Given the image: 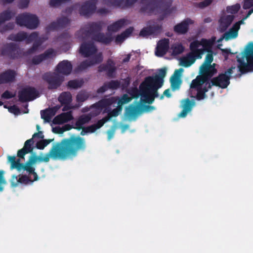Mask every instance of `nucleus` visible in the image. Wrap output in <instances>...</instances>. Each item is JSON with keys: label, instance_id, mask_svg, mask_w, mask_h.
Segmentation results:
<instances>
[{"label": "nucleus", "instance_id": "338daca9", "mask_svg": "<svg viewBox=\"0 0 253 253\" xmlns=\"http://www.w3.org/2000/svg\"><path fill=\"white\" fill-rule=\"evenodd\" d=\"M15 95V94H12L9 91L6 90L1 94V97L2 98L8 99L14 97Z\"/></svg>", "mask_w": 253, "mask_h": 253}, {"label": "nucleus", "instance_id": "09e8293b", "mask_svg": "<svg viewBox=\"0 0 253 253\" xmlns=\"http://www.w3.org/2000/svg\"><path fill=\"white\" fill-rule=\"evenodd\" d=\"M238 35L237 30L231 29L229 32H226L224 34V38L226 40H228L231 38H235Z\"/></svg>", "mask_w": 253, "mask_h": 253}, {"label": "nucleus", "instance_id": "e433bc0d", "mask_svg": "<svg viewBox=\"0 0 253 253\" xmlns=\"http://www.w3.org/2000/svg\"><path fill=\"white\" fill-rule=\"evenodd\" d=\"M27 38V33L24 32H20L16 34H10L8 39L12 41L21 42L25 40Z\"/></svg>", "mask_w": 253, "mask_h": 253}, {"label": "nucleus", "instance_id": "9d476101", "mask_svg": "<svg viewBox=\"0 0 253 253\" xmlns=\"http://www.w3.org/2000/svg\"><path fill=\"white\" fill-rule=\"evenodd\" d=\"M98 0H88L84 2L80 7L79 12L81 16L88 18L96 10Z\"/></svg>", "mask_w": 253, "mask_h": 253}, {"label": "nucleus", "instance_id": "3c124183", "mask_svg": "<svg viewBox=\"0 0 253 253\" xmlns=\"http://www.w3.org/2000/svg\"><path fill=\"white\" fill-rule=\"evenodd\" d=\"M108 89H116L119 87L120 83L118 80H111L106 83Z\"/></svg>", "mask_w": 253, "mask_h": 253}, {"label": "nucleus", "instance_id": "2f4dec72", "mask_svg": "<svg viewBox=\"0 0 253 253\" xmlns=\"http://www.w3.org/2000/svg\"><path fill=\"white\" fill-rule=\"evenodd\" d=\"M91 117L90 114L81 115L76 122V128L80 130L83 128L84 125L88 123L91 120Z\"/></svg>", "mask_w": 253, "mask_h": 253}, {"label": "nucleus", "instance_id": "0eeeda50", "mask_svg": "<svg viewBox=\"0 0 253 253\" xmlns=\"http://www.w3.org/2000/svg\"><path fill=\"white\" fill-rule=\"evenodd\" d=\"M0 55L10 59H15L22 57L24 54L16 44L11 42L6 44L1 49Z\"/></svg>", "mask_w": 253, "mask_h": 253}, {"label": "nucleus", "instance_id": "cd10ccee", "mask_svg": "<svg viewBox=\"0 0 253 253\" xmlns=\"http://www.w3.org/2000/svg\"><path fill=\"white\" fill-rule=\"evenodd\" d=\"M93 41L102 43L104 44H109L113 40L111 36H106L103 33H98L91 37Z\"/></svg>", "mask_w": 253, "mask_h": 253}, {"label": "nucleus", "instance_id": "bf43d9fd", "mask_svg": "<svg viewBox=\"0 0 253 253\" xmlns=\"http://www.w3.org/2000/svg\"><path fill=\"white\" fill-rule=\"evenodd\" d=\"M101 127V126L99 125V123L97 122L96 124H93L89 126L86 127V128L88 131L89 133H93L96 130Z\"/></svg>", "mask_w": 253, "mask_h": 253}, {"label": "nucleus", "instance_id": "6e6d98bb", "mask_svg": "<svg viewBox=\"0 0 253 253\" xmlns=\"http://www.w3.org/2000/svg\"><path fill=\"white\" fill-rule=\"evenodd\" d=\"M240 7L241 6L240 4L237 3L231 6L227 7V10L228 12L231 13V14H235L238 12L240 9Z\"/></svg>", "mask_w": 253, "mask_h": 253}, {"label": "nucleus", "instance_id": "4468645a", "mask_svg": "<svg viewBox=\"0 0 253 253\" xmlns=\"http://www.w3.org/2000/svg\"><path fill=\"white\" fill-rule=\"evenodd\" d=\"M37 180H35V176H34V179H32L29 176L26 174L19 175V176L13 175L11 177L10 183L12 187H15L19 184L27 185Z\"/></svg>", "mask_w": 253, "mask_h": 253}, {"label": "nucleus", "instance_id": "2eb2a0df", "mask_svg": "<svg viewBox=\"0 0 253 253\" xmlns=\"http://www.w3.org/2000/svg\"><path fill=\"white\" fill-rule=\"evenodd\" d=\"M167 68H163L159 70V75L154 77L148 76L145 79L146 82H148L149 84L155 83L159 85L158 87H161L164 83V78L166 76Z\"/></svg>", "mask_w": 253, "mask_h": 253}, {"label": "nucleus", "instance_id": "f704fd0d", "mask_svg": "<svg viewBox=\"0 0 253 253\" xmlns=\"http://www.w3.org/2000/svg\"><path fill=\"white\" fill-rule=\"evenodd\" d=\"M58 101L61 104H70L72 101V96L70 92H62L58 97Z\"/></svg>", "mask_w": 253, "mask_h": 253}, {"label": "nucleus", "instance_id": "bb28decb", "mask_svg": "<svg viewBox=\"0 0 253 253\" xmlns=\"http://www.w3.org/2000/svg\"><path fill=\"white\" fill-rule=\"evenodd\" d=\"M210 82H208L204 78L201 77L200 75H198L196 78L192 80L190 84V90L191 91L195 90L199 88L203 87V85H204Z\"/></svg>", "mask_w": 253, "mask_h": 253}, {"label": "nucleus", "instance_id": "f03ea898", "mask_svg": "<svg viewBox=\"0 0 253 253\" xmlns=\"http://www.w3.org/2000/svg\"><path fill=\"white\" fill-rule=\"evenodd\" d=\"M239 71L242 74L253 71V43H251L246 49L242 58H238Z\"/></svg>", "mask_w": 253, "mask_h": 253}, {"label": "nucleus", "instance_id": "58836bf2", "mask_svg": "<svg viewBox=\"0 0 253 253\" xmlns=\"http://www.w3.org/2000/svg\"><path fill=\"white\" fill-rule=\"evenodd\" d=\"M104 3L109 6H116L122 8H125V0H103Z\"/></svg>", "mask_w": 253, "mask_h": 253}, {"label": "nucleus", "instance_id": "6e6552de", "mask_svg": "<svg viewBox=\"0 0 253 253\" xmlns=\"http://www.w3.org/2000/svg\"><path fill=\"white\" fill-rule=\"evenodd\" d=\"M142 4L139 12L148 16L156 15L159 13L158 0H141Z\"/></svg>", "mask_w": 253, "mask_h": 253}, {"label": "nucleus", "instance_id": "052dcab7", "mask_svg": "<svg viewBox=\"0 0 253 253\" xmlns=\"http://www.w3.org/2000/svg\"><path fill=\"white\" fill-rule=\"evenodd\" d=\"M43 60L42 56V54H41L34 56L32 59V62L34 65H38Z\"/></svg>", "mask_w": 253, "mask_h": 253}, {"label": "nucleus", "instance_id": "774afa93", "mask_svg": "<svg viewBox=\"0 0 253 253\" xmlns=\"http://www.w3.org/2000/svg\"><path fill=\"white\" fill-rule=\"evenodd\" d=\"M212 1V0H204L198 3V7L201 8H204L210 5Z\"/></svg>", "mask_w": 253, "mask_h": 253}, {"label": "nucleus", "instance_id": "ddd939ff", "mask_svg": "<svg viewBox=\"0 0 253 253\" xmlns=\"http://www.w3.org/2000/svg\"><path fill=\"white\" fill-rule=\"evenodd\" d=\"M98 68L99 72H106V75L109 78L114 77L117 69L115 62L111 59H108L106 63L100 65Z\"/></svg>", "mask_w": 253, "mask_h": 253}, {"label": "nucleus", "instance_id": "7ed1b4c3", "mask_svg": "<svg viewBox=\"0 0 253 253\" xmlns=\"http://www.w3.org/2000/svg\"><path fill=\"white\" fill-rule=\"evenodd\" d=\"M213 60V55L211 53H208L206 56L205 61L200 68L199 75L208 82H210L211 78L217 73L215 68L216 64H211Z\"/></svg>", "mask_w": 253, "mask_h": 253}, {"label": "nucleus", "instance_id": "680f3d73", "mask_svg": "<svg viewBox=\"0 0 253 253\" xmlns=\"http://www.w3.org/2000/svg\"><path fill=\"white\" fill-rule=\"evenodd\" d=\"M41 114L42 118L44 119L46 121L48 122L51 118L48 109L45 110H42L41 112Z\"/></svg>", "mask_w": 253, "mask_h": 253}, {"label": "nucleus", "instance_id": "a18cd8bd", "mask_svg": "<svg viewBox=\"0 0 253 253\" xmlns=\"http://www.w3.org/2000/svg\"><path fill=\"white\" fill-rule=\"evenodd\" d=\"M43 60H45L46 59L53 58L56 55V52L55 50L52 48H50L46 50L42 54Z\"/></svg>", "mask_w": 253, "mask_h": 253}, {"label": "nucleus", "instance_id": "393cba45", "mask_svg": "<svg viewBox=\"0 0 253 253\" xmlns=\"http://www.w3.org/2000/svg\"><path fill=\"white\" fill-rule=\"evenodd\" d=\"M141 100L145 103L152 104L154 101V99L150 93V91L147 90L146 86L143 84V83L140 85Z\"/></svg>", "mask_w": 253, "mask_h": 253}, {"label": "nucleus", "instance_id": "412c9836", "mask_svg": "<svg viewBox=\"0 0 253 253\" xmlns=\"http://www.w3.org/2000/svg\"><path fill=\"white\" fill-rule=\"evenodd\" d=\"M195 105L194 101H191L189 98L183 99L181 101V108L182 109L178 116L180 118H185L190 112Z\"/></svg>", "mask_w": 253, "mask_h": 253}, {"label": "nucleus", "instance_id": "f257e3e1", "mask_svg": "<svg viewBox=\"0 0 253 253\" xmlns=\"http://www.w3.org/2000/svg\"><path fill=\"white\" fill-rule=\"evenodd\" d=\"M86 149V142L84 138L73 135L64 138L60 143L52 147L49 152L42 157L35 154L32 155L25 163L20 162L21 158H16L15 156H8L7 160L10 164V169H16L18 171H26L29 174L33 175L35 180H38L39 176L35 172L33 165L38 161L48 162L50 158L52 159H66L77 156L79 152L84 151Z\"/></svg>", "mask_w": 253, "mask_h": 253}, {"label": "nucleus", "instance_id": "72a5a7b5", "mask_svg": "<svg viewBox=\"0 0 253 253\" xmlns=\"http://www.w3.org/2000/svg\"><path fill=\"white\" fill-rule=\"evenodd\" d=\"M143 84H144L146 86V88H147V90L150 91V93L152 95V96L154 99L158 97L159 94L157 92V90L160 88L158 87L159 85L155 83L149 84L148 82H146L145 80L143 82Z\"/></svg>", "mask_w": 253, "mask_h": 253}, {"label": "nucleus", "instance_id": "473e14b6", "mask_svg": "<svg viewBox=\"0 0 253 253\" xmlns=\"http://www.w3.org/2000/svg\"><path fill=\"white\" fill-rule=\"evenodd\" d=\"M143 84H144L146 86V88H147V90L150 91V93L152 95V96L154 99L158 97L159 94L157 92V90L160 88L158 87L159 85L155 83L149 84L148 82H146L145 80L143 82Z\"/></svg>", "mask_w": 253, "mask_h": 253}, {"label": "nucleus", "instance_id": "8fccbe9b", "mask_svg": "<svg viewBox=\"0 0 253 253\" xmlns=\"http://www.w3.org/2000/svg\"><path fill=\"white\" fill-rule=\"evenodd\" d=\"M184 49V46L181 44L175 45L172 47V54L174 55H177L182 53Z\"/></svg>", "mask_w": 253, "mask_h": 253}, {"label": "nucleus", "instance_id": "c03bdc74", "mask_svg": "<svg viewBox=\"0 0 253 253\" xmlns=\"http://www.w3.org/2000/svg\"><path fill=\"white\" fill-rule=\"evenodd\" d=\"M173 0H162L161 3L164 7V11L166 14H169L172 12V9L170 8Z\"/></svg>", "mask_w": 253, "mask_h": 253}, {"label": "nucleus", "instance_id": "f3484780", "mask_svg": "<svg viewBox=\"0 0 253 253\" xmlns=\"http://www.w3.org/2000/svg\"><path fill=\"white\" fill-rule=\"evenodd\" d=\"M34 140L33 138L27 140L24 143L23 147L17 151V156L21 159L25 160V156L33 151Z\"/></svg>", "mask_w": 253, "mask_h": 253}, {"label": "nucleus", "instance_id": "a878e982", "mask_svg": "<svg viewBox=\"0 0 253 253\" xmlns=\"http://www.w3.org/2000/svg\"><path fill=\"white\" fill-rule=\"evenodd\" d=\"M103 23L101 21L93 22L89 24L86 31L87 34L91 36L100 33L102 29Z\"/></svg>", "mask_w": 253, "mask_h": 253}, {"label": "nucleus", "instance_id": "13d9d810", "mask_svg": "<svg viewBox=\"0 0 253 253\" xmlns=\"http://www.w3.org/2000/svg\"><path fill=\"white\" fill-rule=\"evenodd\" d=\"M123 109L122 106H120L118 105V106L116 108L114 109L112 111L110 112L109 113L111 116V117H115L118 116L119 114L122 112Z\"/></svg>", "mask_w": 253, "mask_h": 253}, {"label": "nucleus", "instance_id": "a19ab883", "mask_svg": "<svg viewBox=\"0 0 253 253\" xmlns=\"http://www.w3.org/2000/svg\"><path fill=\"white\" fill-rule=\"evenodd\" d=\"M89 93L84 90L79 91L76 96V100L78 103H82L86 100L89 97Z\"/></svg>", "mask_w": 253, "mask_h": 253}, {"label": "nucleus", "instance_id": "37998d69", "mask_svg": "<svg viewBox=\"0 0 253 253\" xmlns=\"http://www.w3.org/2000/svg\"><path fill=\"white\" fill-rule=\"evenodd\" d=\"M42 41H40L37 39L34 42L32 46L29 48L26 52V55H30L35 52L38 48L42 45Z\"/></svg>", "mask_w": 253, "mask_h": 253}, {"label": "nucleus", "instance_id": "4d7b16f0", "mask_svg": "<svg viewBox=\"0 0 253 253\" xmlns=\"http://www.w3.org/2000/svg\"><path fill=\"white\" fill-rule=\"evenodd\" d=\"M38 37V33L37 32H34L29 35L27 34V38L25 40H26V42L27 43H29L33 41H35L37 39Z\"/></svg>", "mask_w": 253, "mask_h": 253}, {"label": "nucleus", "instance_id": "5701e85b", "mask_svg": "<svg viewBox=\"0 0 253 253\" xmlns=\"http://www.w3.org/2000/svg\"><path fill=\"white\" fill-rule=\"evenodd\" d=\"M73 119L71 111L62 113L56 116L53 120L52 122L55 125L63 124L68 122Z\"/></svg>", "mask_w": 253, "mask_h": 253}, {"label": "nucleus", "instance_id": "5fc2aeb1", "mask_svg": "<svg viewBox=\"0 0 253 253\" xmlns=\"http://www.w3.org/2000/svg\"><path fill=\"white\" fill-rule=\"evenodd\" d=\"M150 35H152L150 26L143 28L141 29L139 33V36L142 37H146Z\"/></svg>", "mask_w": 253, "mask_h": 253}, {"label": "nucleus", "instance_id": "7c9ffc66", "mask_svg": "<svg viewBox=\"0 0 253 253\" xmlns=\"http://www.w3.org/2000/svg\"><path fill=\"white\" fill-rule=\"evenodd\" d=\"M234 18V16L228 15L224 17H222L220 19V27L222 31L226 30L232 22Z\"/></svg>", "mask_w": 253, "mask_h": 253}, {"label": "nucleus", "instance_id": "603ef678", "mask_svg": "<svg viewBox=\"0 0 253 253\" xmlns=\"http://www.w3.org/2000/svg\"><path fill=\"white\" fill-rule=\"evenodd\" d=\"M132 98L127 94H125L123 95L122 98L119 100L118 105L122 106L123 105L126 104L131 101Z\"/></svg>", "mask_w": 253, "mask_h": 253}, {"label": "nucleus", "instance_id": "4be33fe9", "mask_svg": "<svg viewBox=\"0 0 253 253\" xmlns=\"http://www.w3.org/2000/svg\"><path fill=\"white\" fill-rule=\"evenodd\" d=\"M193 23V21L190 18H186L181 23L174 27V31L179 34H184L187 32L189 25Z\"/></svg>", "mask_w": 253, "mask_h": 253}, {"label": "nucleus", "instance_id": "e2e57ef3", "mask_svg": "<svg viewBox=\"0 0 253 253\" xmlns=\"http://www.w3.org/2000/svg\"><path fill=\"white\" fill-rule=\"evenodd\" d=\"M14 27H15V24L14 23L9 22V23H7L6 25H4L2 27V29L1 30H0V32L2 33V32H4L8 30H12L14 29Z\"/></svg>", "mask_w": 253, "mask_h": 253}, {"label": "nucleus", "instance_id": "c9c22d12", "mask_svg": "<svg viewBox=\"0 0 253 253\" xmlns=\"http://www.w3.org/2000/svg\"><path fill=\"white\" fill-rule=\"evenodd\" d=\"M15 15V12H12L9 9L3 11L0 13V25L6 21L10 20Z\"/></svg>", "mask_w": 253, "mask_h": 253}, {"label": "nucleus", "instance_id": "ea45409f", "mask_svg": "<svg viewBox=\"0 0 253 253\" xmlns=\"http://www.w3.org/2000/svg\"><path fill=\"white\" fill-rule=\"evenodd\" d=\"M84 82L83 79L79 80H72L69 81L67 83V87L71 89H77L81 87Z\"/></svg>", "mask_w": 253, "mask_h": 253}, {"label": "nucleus", "instance_id": "20e7f679", "mask_svg": "<svg viewBox=\"0 0 253 253\" xmlns=\"http://www.w3.org/2000/svg\"><path fill=\"white\" fill-rule=\"evenodd\" d=\"M16 23L20 26H25L29 29H35L39 24L38 17L29 13H23L16 17Z\"/></svg>", "mask_w": 253, "mask_h": 253}, {"label": "nucleus", "instance_id": "dca6fc26", "mask_svg": "<svg viewBox=\"0 0 253 253\" xmlns=\"http://www.w3.org/2000/svg\"><path fill=\"white\" fill-rule=\"evenodd\" d=\"M184 70L183 68L176 69L170 78L171 89L173 90L178 89L182 83L181 77Z\"/></svg>", "mask_w": 253, "mask_h": 253}, {"label": "nucleus", "instance_id": "69168bd1", "mask_svg": "<svg viewBox=\"0 0 253 253\" xmlns=\"http://www.w3.org/2000/svg\"><path fill=\"white\" fill-rule=\"evenodd\" d=\"M253 6V0H244L243 8L248 9Z\"/></svg>", "mask_w": 253, "mask_h": 253}, {"label": "nucleus", "instance_id": "864d4df0", "mask_svg": "<svg viewBox=\"0 0 253 253\" xmlns=\"http://www.w3.org/2000/svg\"><path fill=\"white\" fill-rule=\"evenodd\" d=\"M151 28V31L152 35H157L160 34L162 31V25L157 24L154 25L153 26H149Z\"/></svg>", "mask_w": 253, "mask_h": 253}, {"label": "nucleus", "instance_id": "f8f14e48", "mask_svg": "<svg viewBox=\"0 0 253 253\" xmlns=\"http://www.w3.org/2000/svg\"><path fill=\"white\" fill-rule=\"evenodd\" d=\"M70 23V20L67 17L63 16L57 19L56 21L50 23L47 27L48 31L63 29L67 27Z\"/></svg>", "mask_w": 253, "mask_h": 253}, {"label": "nucleus", "instance_id": "de8ad7c7", "mask_svg": "<svg viewBox=\"0 0 253 253\" xmlns=\"http://www.w3.org/2000/svg\"><path fill=\"white\" fill-rule=\"evenodd\" d=\"M92 66V63H91L90 60H85L78 66L77 69L78 71H82L86 69L88 67Z\"/></svg>", "mask_w": 253, "mask_h": 253}, {"label": "nucleus", "instance_id": "6ab92c4d", "mask_svg": "<svg viewBox=\"0 0 253 253\" xmlns=\"http://www.w3.org/2000/svg\"><path fill=\"white\" fill-rule=\"evenodd\" d=\"M16 72L11 69H8L0 74V84L13 82L15 79Z\"/></svg>", "mask_w": 253, "mask_h": 253}, {"label": "nucleus", "instance_id": "423d86ee", "mask_svg": "<svg viewBox=\"0 0 253 253\" xmlns=\"http://www.w3.org/2000/svg\"><path fill=\"white\" fill-rule=\"evenodd\" d=\"M42 79L48 84L49 90L57 89L64 81V77L56 72H46L42 75Z\"/></svg>", "mask_w": 253, "mask_h": 253}, {"label": "nucleus", "instance_id": "0e129e2a", "mask_svg": "<svg viewBox=\"0 0 253 253\" xmlns=\"http://www.w3.org/2000/svg\"><path fill=\"white\" fill-rule=\"evenodd\" d=\"M201 45L200 42L196 40L191 42L190 44V49L191 51L199 49L198 47Z\"/></svg>", "mask_w": 253, "mask_h": 253}, {"label": "nucleus", "instance_id": "c85d7f7f", "mask_svg": "<svg viewBox=\"0 0 253 253\" xmlns=\"http://www.w3.org/2000/svg\"><path fill=\"white\" fill-rule=\"evenodd\" d=\"M211 88L210 83L206 84L203 87L195 90L197 93L195 96H191L192 97H195L197 100H203L206 97L207 95L206 93Z\"/></svg>", "mask_w": 253, "mask_h": 253}, {"label": "nucleus", "instance_id": "9b49d317", "mask_svg": "<svg viewBox=\"0 0 253 253\" xmlns=\"http://www.w3.org/2000/svg\"><path fill=\"white\" fill-rule=\"evenodd\" d=\"M97 52V48L91 41L82 43L79 48V53L84 57L93 56Z\"/></svg>", "mask_w": 253, "mask_h": 253}, {"label": "nucleus", "instance_id": "a211bd4d", "mask_svg": "<svg viewBox=\"0 0 253 253\" xmlns=\"http://www.w3.org/2000/svg\"><path fill=\"white\" fill-rule=\"evenodd\" d=\"M73 69L71 63L68 60H63L60 62L56 67V72L58 74L63 75H69Z\"/></svg>", "mask_w": 253, "mask_h": 253}, {"label": "nucleus", "instance_id": "79ce46f5", "mask_svg": "<svg viewBox=\"0 0 253 253\" xmlns=\"http://www.w3.org/2000/svg\"><path fill=\"white\" fill-rule=\"evenodd\" d=\"M201 45H202L203 48V49H204V52L205 51L208 52V53H211L212 54V51L211 49L212 46V42L210 40H208L207 39H202L200 41Z\"/></svg>", "mask_w": 253, "mask_h": 253}, {"label": "nucleus", "instance_id": "1a4fd4ad", "mask_svg": "<svg viewBox=\"0 0 253 253\" xmlns=\"http://www.w3.org/2000/svg\"><path fill=\"white\" fill-rule=\"evenodd\" d=\"M39 96V92L32 86H27L18 92L19 100L21 102H26L34 100Z\"/></svg>", "mask_w": 253, "mask_h": 253}, {"label": "nucleus", "instance_id": "aec40b11", "mask_svg": "<svg viewBox=\"0 0 253 253\" xmlns=\"http://www.w3.org/2000/svg\"><path fill=\"white\" fill-rule=\"evenodd\" d=\"M169 48V40L164 39L160 41L156 47L155 54L157 56H163L166 54Z\"/></svg>", "mask_w": 253, "mask_h": 253}, {"label": "nucleus", "instance_id": "b1692460", "mask_svg": "<svg viewBox=\"0 0 253 253\" xmlns=\"http://www.w3.org/2000/svg\"><path fill=\"white\" fill-rule=\"evenodd\" d=\"M140 111V107L138 104L136 105L130 104L126 108L125 116L128 119L135 118Z\"/></svg>", "mask_w": 253, "mask_h": 253}, {"label": "nucleus", "instance_id": "39448f33", "mask_svg": "<svg viewBox=\"0 0 253 253\" xmlns=\"http://www.w3.org/2000/svg\"><path fill=\"white\" fill-rule=\"evenodd\" d=\"M235 69L236 67L235 66H232L224 73H220L218 76L212 78L210 82L211 86H216L221 88H226L230 84L231 75L234 73L233 70Z\"/></svg>", "mask_w": 253, "mask_h": 253}, {"label": "nucleus", "instance_id": "c756f323", "mask_svg": "<svg viewBox=\"0 0 253 253\" xmlns=\"http://www.w3.org/2000/svg\"><path fill=\"white\" fill-rule=\"evenodd\" d=\"M126 22L125 19H121L109 25L107 30L109 32H116L125 25Z\"/></svg>", "mask_w": 253, "mask_h": 253}, {"label": "nucleus", "instance_id": "49530a36", "mask_svg": "<svg viewBox=\"0 0 253 253\" xmlns=\"http://www.w3.org/2000/svg\"><path fill=\"white\" fill-rule=\"evenodd\" d=\"M103 57L102 52L96 53L93 55V57L89 59L91 63H92V66L95 64H98L102 62Z\"/></svg>", "mask_w": 253, "mask_h": 253}, {"label": "nucleus", "instance_id": "4c0bfd02", "mask_svg": "<svg viewBox=\"0 0 253 253\" xmlns=\"http://www.w3.org/2000/svg\"><path fill=\"white\" fill-rule=\"evenodd\" d=\"M204 52V49L201 48L191 51V52L188 54V57L189 59L193 60V62H195L196 59L202 58V55Z\"/></svg>", "mask_w": 253, "mask_h": 253}]
</instances>
